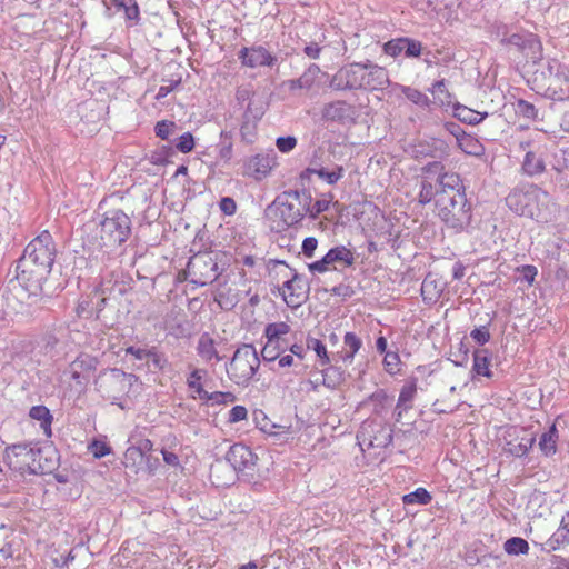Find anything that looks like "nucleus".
<instances>
[{"instance_id":"25","label":"nucleus","mask_w":569,"mask_h":569,"mask_svg":"<svg viewBox=\"0 0 569 569\" xmlns=\"http://www.w3.org/2000/svg\"><path fill=\"white\" fill-rule=\"evenodd\" d=\"M367 69H369V81L363 82L362 90H382L389 84L388 71L370 61H367Z\"/></svg>"},{"instance_id":"60","label":"nucleus","mask_w":569,"mask_h":569,"mask_svg":"<svg viewBox=\"0 0 569 569\" xmlns=\"http://www.w3.org/2000/svg\"><path fill=\"white\" fill-rule=\"evenodd\" d=\"M276 146L280 152L288 153L297 146V139L293 136L279 137Z\"/></svg>"},{"instance_id":"48","label":"nucleus","mask_w":569,"mask_h":569,"mask_svg":"<svg viewBox=\"0 0 569 569\" xmlns=\"http://www.w3.org/2000/svg\"><path fill=\"white\" fill-rule=\"evenodd\" d=\"M418 198L421 204L430 203L433 199L436 202L438 200L437 186L432 184L429 181H422Z\"/></svg>"},{"instance_id":"61","label":"nucleus","mask_w":569,"mask_h":569,"mask_svg":"<svg viewBox=\"0 0 569 569\" xmlns=\"http://www.w3.org/2000/svg\"><path fill=\"white\" fill-rule=\"evenodd\" d=\"M163 82L164 83L160 86L156 96L157 100L166 98L171 91H173L181 83V77L178 79L163 80Z\"/></svg>"},{"instance_id":"43","label":"nucleus","mask_w":569,"mask_h":569,"mask_svg":"<svg viewBox=\"0 0 569 569\" xmlns=\"http://www.w3.org/2000/svg\"><path fill=\"white\" fill-rule=\"evenodd\" d=\"M41 456H38L39 463L41 467H48V470L44 473H51L58 461L57 451L50 447L40 448Z\"/></svg>"},{"instance_id":"15","label":"nucleus","mask_w":569,"mask_h":569,"mask_svg":"<svg viewBox=\"0 0 569 569\" xmlns=\"http://www.w3.org/2000/svg\"><path fill=\"white\" fill-rule=\"evenodd\" d=\"M362 63H350L340 68L330 80V88L335 90H362Z\"/></svg>"},{"instance_id":"52","label":"nucleus","mask_w":569,"mask_h":569,"mask_svg":"<svg viewBox=\"0 0 569 569\" xmlns=\"http://www.w3.org/2000/svg\"><path fill=\"white\" fill-rule=\"evenodd\" d=\"M431 92L442 104L452 103V94L447 90L445 79L436 81L432 86Z\"/></svg>"},{"instance_id":"37","label":"nucleus","mask_w":569,"mask_h":569,"mask_svg":"<svg viewBox=\"0 0 569 569\" xmlns=\"http://www.w3.org/2000/svg\"><path fill=\"white\" fill-rule=\"evenodd\" d=\"M29 416L32 419L40 421V427L43 429L46 435H51L52 415L46 406H33L30 409Z\"/></svg>"},{"instance_id":"18","label":"nucleus","mask_w":569,"mask_h":569,"mask_svg":"<svg viewBox=\"0 0 569 569\" xmlns=\"http://www.w3.org/2000/svg\"><path fill=\"white\" fill-rule=\"evenodd\" d=\"M239 59L242 64L257 68V67H271L276 62V57L272 56L264 47L257 46L251 48H242L239 51Z\"/></svg>"},{"instance_id":"12","label":"nucleus","mask_w":569,"mask_h":569,"mask_svg":"<svg viewBox=\"0 0 569 569\" xmlns=\"http://www.w3.org/2000/svg\"><path fill=\"white\" fill-rule=\"evenodd\" d=\"M257 460V455L242 443L232 445L226 453L227 463L237 475L246 478H253Z\"/></svg>"},{"instance_id":"21","label":"nucleus","mask_w":569,"mask_h":569,"mask_svg":"<svg viewBox=\"0 0 569 569\" xmlns=\"http://www.w3.org/2000/svg\"><path fill=\"white\" fill-rule=\"evenodd\" d=\"M543 149H546V146H537L535 150H528L526 152L521 163V171L523 174L533 178L546 171Z\"/></svg>"},{"instance_id":"49","label":"nucleus","mask_w":569,"mask_h":569,"mask_svg":"<svg viewBox=\"0 0 569 569\" xmlns=\"http://www.w3.org/2000/svg\"><path fill=\"white\" fill-rule=\"evenodd\" d=\"M345 169L341 166H336V168L332 171H328L326 168H319L316 171V174L325 180L328 184H335L337 183L343 176Z\"/></svg>"},{"instance_id":"55","label":"nucleus","mask_w":569,"mask_h":569,"mask_svg":"<svg viewBox=\"0 0 569 569\" xmlns=\"http://www.w3.org/2000/svg\"><path fill=\"white\" fill-rule=\"evenodd\" d=\"M176 148L182 152L188 153L194 148V138L191 132H184L181 134L176 142Z\"/></svg>"},{"instance_id":"64","label":"nucleus","mask_w":569,"mask_h":569,"mask_svg":"<svg viewBox=\"0 0 569 569\" xmlns=\"http://www.w3.org/2000/svg\"><path fill=\"white\" fill-rule=\"evenodd\" d=\"M470 337L479 345L483 346L490 340V332L487 326L475 328L470 332Z\"/></svg>"},{"instance_id":"7","label":"nucleus","mask_w":569,"mask_h":569,"mask_svg":"<svg viewBox=\"0 0 569 569\" xmlns=\"http://www.w3.org/2000/svg\"><path fill=\"white\" fill-rule=\"evenodd\" d=\"M260 367V358L252 345L243 343L238 347L226 363V371L231 381L247 387Z\"/></svg>"},{"instance_id":"3","label":"nucleus","mask_w":569,"mask_h":569,"mask_svg":"<svg viewBox=\"0 0 569 569\" xmlns=\"http://www.w3.org/2000/svg\"><path fill=\"white\" fill-rule=\"evenodd\" d=\"M311 193L306 190H287L276 197L266 213L277 231H284L299 224L308 212Z\"/></svg>"},{"instance_id":"11","label":"nucleus","mask_w":569,"mask_h":569,"mask_svg":"<svg viewBox=\"0 0 569 569\" xmlns=\"http://www.w3.org/2000/svg\"><path fill=\"white\" fill-rule=\"evenodd\" d=\"M392 439V428L387 423L375 419L365 420L357 432V440L359 445L367 446L368 448L385 449L391 445Z\"/></svg>"},{"instance_id":"19","label":"nucleus","mask_w":569,"mask_h":569,"mask_svg":"<svg viewBox=\"0 0 569 569\" xmlns=\"http://www.w3.org/2000/svg\"><path fill=\"white\" fill-rule=\"evenodd\" d=\"M274 164V159L268 154H256L243 164V174L257 181L264 179Z\"/></svg>"},{"instance_id":"26","label":"nucleus","mask_w":569,"mask_h":569,"mask_svg":"<svg viewBox=\"0 0 569 569\" xmlns=\"http://www.w3.org/2000/svg\"><path fill=\"white\" fill-rule=\"evenodd\" d=\"M362 347V340L355 332H346L343 336V348L338 351L335 357H338L343 363H352L356 353Z\"/></svg>"},{"instance_id":"29","label":"nucleus","mask_w":569,"mask_h":569,"mask_svg":"<svg viewBox=\"0 0 569 569\" xmlns=\"http://www.w3.org/2000/svg\"><path fill=\"white\" fill-rule=\"evenodd\" d=\"M453 114L460 121L472 126L480 123L489 116L488 112L480 113L460 103L453 104Z\"/></svg>"},{"instance_id":"13","label":"nucleus","mask_w":569,"mask_h":569,"mask_svg":"<svg viewBox=\"0 0 569 569\" xmlns=\"http://www.w3.org/2000/svg\"><path fill=\"white\" fill-rule=\"evenodd\" d=\"M356 261L355 253L345 246H337L320 259L308 264V269L312 273H325L329 270H337L336 264L342 267H351Z\"/></svg>"},{"instance_id":"31","label":"nucleus","mask_w":569,"mask_h":569,"mask_svg":"<svg viewBox=\"0 0 569 569\" xmlns=\"http://www.w3.org/2000/svg\"><path fill=\"white\" fill-rule=\"evenodd\" d=\"M490 352L488 349H477L473 351V366L472 370L479 376L490 378L492 372L489 369Z\"/></svg>"},{"instance_id":"20","label":"nucleus","mask_w":569,"mask_h":569,"mask_svg":"<svg viewBox=\"0 0 569 569\" xmlns=\"http://www.w3.org/2000/svg\"><path fill=\"white\" fill-rule=\"evenodd\" d=\"M436 186L438 190V199L442 197H456L457 194L466 193V186L463 181L457 172L447 171L445 174H441L436 180Z\"/></svg>"},{"instance_id":"56","label":"nucleus","mask_w":569,"mask_h":569,"mask_svg":"<svg viewBox=\"0 0 569 569\" xmlns=\"http://www.w3.org/2000/svg\"><path fill=\"white\" fill-rule=\"evenodd\" d=\"M492 37L498 39L502 46H508L509 28L503 23H493L490 27Z\"/></svg>"},{"instance_id":"45","label":"nucleus","mask_w":569,"mask_h":569,"mask_svg":"<svg viewBox=\"0 0 569 569\" xmlns=\"http://www.w3.org/2000/svg\"><path fill=\"white\" fill-rule=\"evenodd\" d=\"M569 543V531L563 529L562 526L547 540L546 545L550 550L555 551L560 549L562 546Z\"/></svg>"},{"instance_id":"63","label":"nucleus","mask_w":569,"mask_h":569,"mask_svg":"<svg viewBox=\"0 0 569 569\" xmlns=\"http://www.w3.org/2000/svg\"><path fill=\"white\" fill-rule=\"evenodd\" d=\"M154 368L159 370H163L168 365L167 357L159 352L156 347L150 348L149 358Z\"/></svg>"},{"instance_id":"1","label":"nucleus","mask_w":569,"mask_h":569,"mask_svg":"<svg viewBox=\"0 0 569 569\" xmlns=\"http://www.w3.org/2000/svg\"><path fill=\"white\" fill-rule=\"evenodd\" d=\"M56 244L49 231H42L29 242L17 261V280L29 296L42 293L43 283L51 272L56 259Z\"/></svg>"},{"instance_id":"54","label":"nucleus","mask_w":569,"mask_h":569,"mask_svg":"<svg viewBox=\"0 0 569 569\" xmlns=\"http://www.w3.org/2000/svg\"><path fill=\"white\" fill-rule=\"evenodd\" d=\"M177 126L173 121L162 120L156 124L154 132L160 139L167 140L174 132Z\"/></svg>"},{"instance_id":"6","label":"nucleus","mask_w":569,"mask_h":569,"mask_svg":"<svg viewBox=\"0 0 569 569\" xmlns=\"http://www.w3.org/2000/svg\"><path fill=\"white\" fill-rule=\"evenodd\" d=\"M439 219L447 228L456 232L467 230L472 221V206L466 193L456 197H442L436 201Z\"/></svg>"},{"instance_id":"16","label":"nucleus","mask_w":569,"mask_h":569,"mask_svg":"<svg viewBox=\"0 0 569 569\" xmlns=\"http://www.w3.org/2000/svg\"><path fill=\"white\" fill-rule=\"evenodd\" d=\"M508 46L515 47L523 57L536 64L542 58V44L539 38L530 32L512 33L508 38Z\"/></svg>"},{"instance_id":"36","label":"nucleus","mask_w":569,"mask_h":569,"mask_svg":"<svg viewBox=\"0 0 569 569\" xmlns=\"http://www.w3.org/2000/svg\"><path fill=\"white\" fill-rule=\"evenodd\" d=\"M288 349V342H280V341H266L262 350H261V357L264 362H273L276 361L280 353L284 352Z\"/></svg>"},{"instance_id":"62","label":"nucleus","mask_w":569,"mask_h":569,"mask_svg":"<svg viewBox=\"0 0 569 569\" xmlns=\"http://www.w3.org/2000/svg\"><path fill=\"white\" fill-rule=\"evenodd\" d=\"M329 292L332 296L340 297L343 301L351 298L355 295V289L350 284L339 283L332 287Z\"/></svg>"},{"instance_id":"59","label":"nucleus","mask_w":569,"mask_h":569,"mask_svg":"<svg viewBox=\"0 0 569 569\" xmlns=\"http://www.w3.org/2000/svg\"><path fill=\"white\" fill-rule=\"evenodd\" d=\"M330 201L329 200H317L313 203H309L308 212L311 219H316L320 213L327 211L329 209Z\"/></svg>"},{"instance_id":"57","label":"nucleus","mask_w":569,"mask_h":569,"mask_svg":"<svg viewBox=\"0 0 569 569\" xmlns=\"http://www.w3.org/2000/svg\"><path fill=\"white\" fill-rule=\"evenodd\" d=\"M422 44L420 41L405 37V56L407 58H418L421 54Z\"/></svg>"},{"instance_id":"53","label":"nucleus","mask_w":569,"mask_h":569,"mask_svg":"<svg viewBox=\"0 0 569 569\" xmlns=\"http://www.w3.org/2000/svg\"><path fill=\"white\" fill-rule=\"evenodd\" d=\"M383 52L393 58L398 57L401 52L405 53V37L386 42L383 44Z\"/></svg>"},{"instance_id":"42","label":"nucleus","mask_w":569,"mask_h":569,"mask_svg":"<svg viewBox=\"0 0 569 569\" xmlns=\"http://www.w3.org/2000/svg\"><path fill=\"white\" fill-rule=\"evenodd\" d=\"M515 111L518 116L531 121H536L539 119L538 109L535 107L533 103L525 99L517 100V102L515 103Z\"/></svg>"},{"instance_id":"51","label":"nucleus","mask_w":569,"mask_h":569,"mask_svg":"<svg viewBox=\"0 0 569 569\" xmlns=\"http://www.w3.org/2000/svg\"><path fill=\"white\" fill-rule=\"evenodd\" d=\"M402 92L409 101L413 102L417 106L426 108L429 107L430 104L429 98L417 89L406 87L403 88Z\"/></svg>"},{"instance_id":"50","label":"nucleus","mask_w":569,"mask_h":569,"mask_svg":"<svg viewBox=\"0 0 569 569\" xmlns=\"http://www.w3.org/2000/svg\"><path fill=\"white\" fill-rule=\"evenodd\" d=\"M219 147V156L221 159L228 161L232 157V141H231V132L221 131L220 133V142Z\"/></svg>"},{"instance_id":"27","label":"nucleus","mask_w":569,"mask_h":569,"mask_svg":"<svg viewBox=\"0 0 569 569\" xmlns=\"http://www.w3.org/2000/svg\"><path fill=\"white\" fill-rule=\"evenodd\" d=\"M196 350L198 356L206 362H210L212 360L219 362L222 360V357L217 350L214 339L208 332H203L199 337Z\"/></svg>"},{"instance_id":"5","label":"nucleus","mask_w":569,"mask_h":569,"mask_svg":"<svg viewBox=\"0 0 569 569\" xmlns=\"http://www.w3.org/2000/svg\"><path fill=\"white\" fill-rule=\"evenodd\" d=\"M535 66V81L545 89L546 96L552 100L562 101L569 98V77L567 69L556 59H542Z\"/></svg>"},{"instance_id":"44","label":"nucleus","mask_w":569,"mask_h":569,"mask_svg":"<svg viewBox=\"0 0 569 569\" xmlns=\"http://www.w3.org/2000/svg\"><path fill=\"white\" fill-rule=\"evenodd\" d=\"M457 143L465 153L470 156H479L482 151V146L479 141L467 133L459 138Z\"/></svg>"},{"instance_id":"38","label":"nucleus","mask_w":569,"mask_h":569,"mask_svg":"<svg viewBox=\"0 0 569 569\" xmlns=\"http://www.w3.org/2000/svg\"><path fill=\"white\" fill-rule=\"evenodd\" d=\"M505 551L510 556L528 555L529 543L527 540L520 537H512L505 541Z\"/></svg>"},{"instance_id":"41","label":"nucleus","mask_w":569,"mask_h":569,"mask_svg":"<svg viewBox=\"0 0 569 569\" xmlns=\"http://www.w3.org/2000/svg\"><path fill=\"white\" fill-rule=\"evenodd\" d=\"M432 500V496L430 492L420 487L417 488L415 491L409 492L402 497V501L405 505H428Z\"/></svg>"},{"instance_id":"40","label":"nucleus","mask_w":569,"mask_h":569,"mask_svg":"<svg viewBox=\"0 0 569 569\" xmlns=\"http://www.w3.org/2000/svg\"><path fill=\"white\" fill-rule=\"evenodd\" d=\"M97 298V292H92L86 297H82L77 307L76 312L79 318L89 319L93 317L94 309V299Z\"/></svg>"},{"instance_id":"34","label":"nucleus","mask_w":569,"mask_h":569,"mask_svg":"<svg viewBox=\"0 0 569 569\" xmlns=\"http://www.w3.org/2000/svg\"><path fill=\"white\" fill-rule=\"evenodd\" d=\"M290 331L291 328L287 322H271L266 326L263 337L271 341L287 342L283 337Z\"/></svg>"},{"instance_id":"14","label":"nucleus","mask_w":569,"mask_h":569,"mask_svg":"<svg viewBox=\"0 0 569 569\" xmlns=\"http://www.w3.org/2000/svg\"><path fill=\"white\" fill-rule=\"evenodd\" d=\"M99 360L89 355L80 353L73 361L69 363L63 375L76 382V386L83 390L88 386L91 376L96 372Z\"/></svg>"},{"instance_id":"22","label":"nucleus","mask_w":569,"mask_h":569,"mask_svg":"<svg viewBox=\"0 0 569 569\" xmlns=\"http://www.w3.org/2000/svg\"><path fill=\"white\" fill-rule=\"evenodd\" d=\"M321 114L323 120L345 123L353 119L355 110L348 102L338 100L325 104Z\"/></svg>"},{"instance_id":"35","label":"nucleus","mask_w":569,"mask_h":569,"mask_svg":"<svg viewBox=\"0 0 569 569\" xmlns=\"http://www.w3.org/2000/svg\"><path fill=\"white\" fill-rule=\"evenodd\" d=\"M110 281H106L104 279L101 280L99 288L94 291L97 292V298L94 302V309H93V318L99 319L100 313L104 309L107 305L108 297H106V293L111 295L113 290H116V286L109 287ZM117 284V282L114 283Z\"/></svg>"},{"instance_id":"46","label":"nucleus","mask_w":569,"mask_h":569,"mask_svg":"<svg viewBox=\"0 0 569 569\" xmlns=\"http://www.w3.org/2000/svg\"><path fill=\"white\" fill-rule=\"evenodd\" d=\"M208 375L206 369H194L187 377V386L193 390L198 396L203 391L201 380Z\"/></svg>"},{"instance_id":"23","label":"nucleus","mask_w":569,"mask_h":569,"mask_svg":"<svg viewBox=\"0 0 569 569\" xmlns=\"http://www.w3.org/2000/svg\"><path fill=\"white\" fill-rule=\"evenodd\" d=\"M263 111L258 108H252L249 102L243 113V121L240 128V134L243 141L252 143L256 137L257 121L261 119Z\"/></svg>"},{"instance_id":"32","label":"nucleus","mask_w":569,"mask_h":569,"mask_svg":"<svg viewBox=\"0 0 569 569\" xmlns=\"http://www.w3.org/2000/svg\"><path fill=\"white\" fill-rule=\"evenodd\" d=\"M117 10H123L126 19L131 26H136L140 20V10L136 0H111Z\"/></svg>"},{"instance_id":"4","label":"nucleus","mask_w":569,"mask_h":569,"mask_svg":"<svg viewBox=\"0 0 569 569\" xmlns=\"http://www.w3.org/2000/svg\"><path fill=\"white\" fill-rule=\"evenodd\" d=\"M99 229L97 246L109 250L123 244L131 234V219L122 210L107 211L99 222L90 221L83 226V231Z\"/></svg>"},{"instance_id":"10","label":"nucleus","mask_w":569,"mask_h":569,"mask_svg":"<svg viewBox=\"0 0 569 569\" xmlns=\"http://www.w3.org/2000/svg\"><path fill=\"white\" fill-rule=\"evenodd\" d=\"M279 267H283L291 272V277L283 281L282 298L288 307L298 308L307 298L303 277L295 269H291L283 260H270L268 263L270 273Z\"/></svg>"},{"instance_id":"8","label":"nucleus","mask_w":569,"mask_h":569,"mask_svg":"<svg viewBox=\"0 0 569 569\" xmlns=\"http://www.w3.org/2000/svg\"><path fill=\"white\" fill-rule=\"evenodd\" d=\"M38 456H41L39 447L18 443L12 445L6 449L4 462L7 466L19 472L20 475H44L48 467H41L38 460Z\"/></svg>"},{"instance_id":"17","label":"nucleus","mask_w":569,"mask_h":569,"mask_svg":"<svg viewBox=\"0 0 569 569\" xmlns=\"http://www.w3.org/2000/svg\"><path fill=\"white\" fill-rule=\"evenodd\" d=\"M137 381L138 377L133 373H127L118 368L111 369L104 382L107 397L112 400L119 399Z\"/></svg>"},{"instance_id":"24","label":"nucleus","mask_w":569,"mask_h":569,"mask_svg":"<svg viewBox=\"0 0 569 569\" xmlns=\"http://www.w3.org/2000/svg\"><path fill=\"white\" fill-rule=\"evenodd\" d=\"M320 72V68L316 63H311L299 78L287 80L283 86L290 91L297 89L309 90L316 83Z\"/></svg>"},{"instance_id":"39","label":"nucleus","mask_w":569,"mask_h":569,"mask_svg":"<svg viewBox=\"0 0 569 569\" xmlns=\"http://www.w3.org/2000/svg\"><path fill=\"white\" fill-rule=\"evenodd\" d=\"M307 349L316 352L317 357L319 358L320 366L325 367V366L330 365L331 359L327 351L326 345L321 340H319L317 338L308 337L307 338Z\"/></svg>"},{"instance_id":"47","label":"nucleus","mask_w":569,"mask_h":569,"mask_svg":"<svg viewBox=\"0 0 569 569\" xmlns=\"http://www.w3.org/2000/svg\"><path fill=\"white\" fill-rule=\"evenodd\" d=\"M417 388L415 383L402 387L398 401L397 409L408 410L411 407V402L416 396Z\"/></svg>"},{"instance_id":"9","label":"nucleus","mask_w":569,"mask_h":569,"mask_svg":"<svg viewBox=\"0 0 569 569\" xmlns=\"http://www.w3.org/2000/svg\"><path fill=\"white\" fill-rule=\"evenodd\" d=\"M218 253L211 251L198 252L192 256L187 264L190 282L204 287L211 284L221 274L218 264Z\"/></svg>"},{"instance_id":"2","label":"nucleus","mask_w":569,"mask_h":569,"mask_svg":"<svg viewBox=\"0 0 569 569\" xmlns=\"http://www.w3.org/2000/svg\"><path fill=\"white\" fill-rule=\"evenodd\" d=\"M506 204L518 216L537 222L550 221L557 211V204L550 193L530 182L516 186L507 196Z\"/></svg>"},{"instance_id":"33","label":"nucleus","mask_w":569,"mask_h":569,"mask_svg":"<svg viewBox=\"0 0 569 569\" xmlns=\"http://www.w3.org/2000/svg\"><path fill=\"white\" fill-rule=\"evenodd\" d=\"M322 383L329 389H336L345 381V372L337 366H327L321 371Z\"/></svg>"},{"instance_id":"28","label":"nucleus","mask_w":569,"mask_h":569,"mask_svg":"<svg viewBox=\"0 0 569 569\" xmlns=\"http://www.w3.org/2000/svg\"><path fill=\"white\" fill-rule=\"evenodd\" d=\"M536 442L533 436L526 435L520 438H515L506 443L505 450L511 456L521 458L525 457Z\"/></svg>"},{"instance_id":"58","label":"nucleus","mask_w":569,"mask_h":569,"mask_svg":"<svg viewBox=\"0 0 569 569\" xmlns=\"http://www.w3.org/2000/svg\"><path fill=\"white\" fill-rule=\"evenodd\" d=\"M89 450L94 458L100 459V458H103L104 456L109 455L111 451V448L103 441L93 440L89 445Z\"/></svg>"},{"instance_id":"30","label":"nucleus","mask_w":569,"mask_h":569,"mask_svg":"<svg viewBox=\"0 0 569 569\" xmlns=\"http://www.w3.org/2000/svg\"><path fill=\"white\" fill-rule=\"evenodd\" d=\"M558 437V430L555 423L541 435L539 439V448L545 456L549 457L556 453Z\"/></svg>"}]
</instances>
